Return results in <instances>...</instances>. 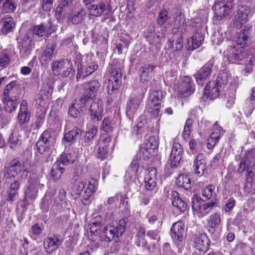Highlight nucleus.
Segmentation results:
<instances>
[{
  "instance_id": "34",
  "label": "nucleus",
  "mask_w": 255,
  "mask_h": 255,
  "mask_svg": "<svg viewBox=\"0 0 255 255\" xmlns=\"http://www.w3.org/2000/svg\"><path fill=\"white\" fill-rule=\"evenodd\" d=\"M194 170L198 176H201L206 169L205 156L203 154H199L196 156L194 162Z\"/></svg>"
},
{
  "instance_id": "4",
  "label": "nucleus",
  "mask_w": 255,
  "mask_h": 255,
  "mask_svg": "<svg viewBox=\"0 0 255 255\" xmlns=\"http://www.w3.org/2000/svg\"><path fill=\"white\" fill-rule=\"evenodd\" d=\"M6 173L5 175L7 177H15L20 172H22V178H26L29 172L30 169V163L28 160L24 161L21 167L19 161L14 159L10 162L8 165L5 166Z\"/></svg>"
},
{
  "instance_id": "30",
  "label": "nucleus",
  "mask_w": 255,
  "mask_h": 255,
  "mask_svg": "<svg viewBox=\"0 0 255 255\" xmlns=\"http://www.w3.org/2000/svg\"><path fill=\"white\" fill-rule=\"evenodd\" d=\"M195 86L191 77L184 76L181 84V92L184 97H188L193 93Z\"/></svg>"
},
{
  "instance_id": "24",
  "label": "nucleus",
  "mask_w": 255,
  "mask_h": 255,
  "mask_svg": "<svg viewBox=\"0 0 255 255\" xmlns=\"http://www.w3.org/2000/svg\"><path fill=\"white\" fill-rule=\"evenodd\" d=\"M87 8L90 15L96 17L108 14L109 12L108 6L104 1H101L97 4H90Z\"/></svg>"
},
{
  "instance_id": "10",
  "label": "nucleus",
  "mask_w": 255,
  "mask_h": 255,
  "mask_svg": "<svg viewBox=\"0 0 255 255\" xmlns=\"http://www.w3.org/2000/svg\"><path fill=\"white\" fill-rule=\"evenodd\" d=\"M251 12V8L245 4L238 6L237 13L235 14L232 23L233 27L240 29L248 20V16Z\"/></svg>"
},
{
  "instance_id": "53",
  "label": "nucleus",
  "mask_w": 255,
  "mask_h": 255,
  "mask_svg": "<svg viewBox=\"0 0 255 255\" xmlns=\"http://www.w3.org/2000/svg\"><path fill=\"white\" fill-rule=\"evenodd\" d=\"M52 201L47 195H45L41 200L40 207L43 212H47L51 207Z\"/></svg>"
},
{
  "instance_id": "6",
  "label": "nucleus",
  "mask_w": 255,
  "mask_h": 255,
  "mask_svg": "<svg viewBox=\"0 0 255 255\" xmlns=\"http://www.w3.org/2000/svg\"><path fill=\"white\" fill-rule=\"evenodd\" d=\"M163 99V92L160 90L153 91L150 95L146 104V109L154 117L160 115V103Z\"/></svg>"
},
{
  "instance_id": "51",
  "label": "nucleus",
  "mask_w": 255,
  "mask_h": 255,
  "mask_svg": "<svg viewBox=\"0 0 255 255\" xmlns=\"http://www.w3.org/2000/svg\"><path fill=\"white\" fill-rule=\"evenodd\" d=\"M100 129L106 132H112L114 129V123L109 117L104 118Z\"/></svg>"
},
{
  "instance_id": "31",
  "label": "nucleus",
  "mask_w": 255,
  "mask_h": 255,
  "mask_svg": "<svg viewBox=\"0 0 255 255\" xmlns=\"http://www.w3.org/2000/svg\"><path fill=\"white\" fill-rule=\"evenodd\" d=\"M247 182L244 187V192L246 195L255 194V174L249 171L246 176Z\"/></svg>"
},
{
  "instance_id": "60",
  "label": "nucleus",
  "mask_w": 255,
  "mask_h": 255,
  "mask_svg": "<svg viewBox=\"0 0 255 255\" xmlns=\"http://www.w3.org/2000/svg\"><path fill=\"white\" fill-rule=\"evenodd\" d=\"M141 151L143 158L146 160L152 156L153 153L154 152V150H153V149H151V148H149L144 145H143L141 149Z\"/></svg>"
},
{
  "instance_id": "63",
  "label": "nucleus",
  "mask_w": 255,
  "mask_h": 255,
  "mask_svg": "<svg viewBox=\"0 0 255 255\" xmlns=\"http://www.w3.org/2000/svg\"><path fill=\"white\" fill-rule=\"evenodd\" d=\"M236 205V200L233 198H230L226 202L224 206V210L225 212H230L232 210Z\"/></svg>"
},
{
  "instance_id": "23",
  "label": "nucleus",
  "mask_w": 255,
  "mask_h": 255,
  "mask_svg": "<svg viewBox=\"0 0 255 255\" xmlns=\"http://www.w3.org/2000/svg\"><path fill=\"white\" fill-rule=\"evenodd\" d=\"M29 34H31L30 31L26 34L21 41L19 42V53L21 57L23 58L28 57L31 53L32 39L30 38Z\"/></svg>"
},
{
  "instance_id": "46",
  "label": "nucleus",
  "mask_w": 255,
  "mask_h": 255,
  "mask_svg": "<svg viewBox=\"0 0 255 255\" xmlns=\"http://www.w3.org/2000/svg\"><path fill=\"white\" fill-rule=\"evenodd\" d=\"M111 141V137H107L104 142L100 143L98 149V158L103 160L107 157L108 152V145L107 143Z\"/></svg>"
},
{
  "instance_id": "57",
  "label": "nucleus",
  "mask_w": 255,
  "mask_h": 255,
  "mask_svg": "<svg viewBox=\"0 0 255 255\" xmlns=\"http://www.w3.org/2000/svg\"><path fill=\"white\" fill-rule=\"evenodd\" d=\"M168 12L166 10H161L158 16L157 22L158 24L162 25L168 19Z\"/></svg>"
},
{
  "instance_id": "62",
  "label": "nucleus",
  "mask_w": 255,
  "mask_h": 255,
  "mask_svg": "<svg viewBox=\"0 0 255 255\" xmlns=\"http://www.w3.org/2000/svg\"><path fill=\"white\" fill-rule=\"evenodd\" d=\"M79 107L78 104H76L73 101L72 104L69 108V114L74 118H77L80 114L78 110Z\"/></svg>"
},
{
  "instance_id": "27",
  "label": "nucleus",
  "mask_w": 255,
  "mask_h": 255,
  "mask_svg": "<svg viewBox=\"0 0 255 255\" xmlns=\"http://www.w3.org/2000/svg\"><path fill=\"white\" fill-rule=\"evenodd\" d=\"M86 15V11L83 7H80L78 10L72 9L69 14L68 19L73 24H78L85 20Z\"/></svg>"
},
{
  "instance_id": "26",
  "label": "nucleus",
  "mask_w": 255,
  "mask_h": 255,
  "mask_svg": "<svg viewBox=\"0 0 255 255\" xmlns=\"http://www.w3.org/2000/svg\"><path fill=\"white\" fill-rule=\"evenodd\" d=\"M221 88L220 86L216 85V83L210 82L205 88L203 92V99L207 100L208 98L210 99L217 98L220 95Z\"/></svg>"
},
{
  "instance_id": "42",
  "label": "nucleus",
  "mask_w": 255,
  "mask_h": 255,
  "mask_svg": "<svg viewBox=\"0 0 255 255\" xmlns=\"http://www.w3.org/2000/svg\"><path fill=\"white\" fill-rule=\"evenodd\" d=\"M244 109L248 115H250L255 109V87L252 89V93L245 101Z\"/></svg>"
},
{
  "instance_id": "45",
  "label": "nucleus",
  "mask_w": 255,
  "mask_h": 255,
  "mask_svg": "<svg viewBox=\"0 0 255 255\" xmlns=\"http://www.w3.org/2000/svg\"><path fill=\"white\" fill-rule=\"evenodd\" d=\"M231 79V76L229 72L223 71L219 73L215 82L216 85L222 88V86L227 85Z\"/></svg>"
},
{
  "instance_id": "7",
  "label": "nucleus",
  "mask_w": 255,
  "mask_h": 255,
  "mask_svg": "<svg viewBox=\"0 0 255 255\" xmlns=\"http://www.w3.org/2000/svg\"><path fill=\"white\" fill-rule=\"evenodd\" d=\"M233 8V0H216L213 6L214 16L222 20L230 15Z\"/></svg>"
},
{
  "instance_id": "22",
  "label": "nucleus",
  "mask_w": 255,
  "mask_h": 255,
  "mask_svg": "<svg viewBox=\"0 0 255 255\" xmlns=\"http://www.w3.org/2000/svg\"><path fill=\"white\" fill-rule=\"evenodd\" d=\"M157 170L155 168L148 169L144 177L145 188L148 191H152L156 186Z\"/></svg>"
},
{
  "instance_id": "18",
  "label": "nucleus",
  "mask_w": 255,
  "mask_h": 255,
  "mask_svg": "<svg viewBox=\"0 0 255 255\" xmlns=\"http://www.w3.org/2000/svg\"><path fill=\"white\" fill-rule=\"evenodd\" d=\"M62 241L60 240L59 235H52L49 236L44 240V249L46 253L51 254L58 249Z\"/></svg>"
},
{
  "instance_id": "48",
  "label": "nucleus",
  "mask_w": 255,
  "mask_h": 255,
  "mask_svg": "<svg viewBox=\"0 0 255 255\" xmlns=\"http://www.w3.org/2000/svg\"><path fill=\"white\" fill-rule=\"evenodd\" d=\"M60 164L58 161L55 162L51 170V176L54 181H56L60 179L65 171V169L60 166Z\"/></svg>"
},
{
  "instance_id": "17",
  "label": "nucleus",
  "mask_w": 255,
  "mask_h": 255,
  "mask_svg": "<svg viewBox=\"0 0 255 255\" xmlns=\"http://www.w3.org/2000/svg\"><path fill=\"white\" fill-rule=\"evenodd\" d=\"M28 104L25 100L21 101L17 116V123L21 127L27 124L30 120L31 113L28 109Z\"/></svg>"
},
{
  "instance_id": "52",
  "label": "nucleus",
  "mask_w": 255,
  "mask_h": 255,
  "mask_svg": "<svg viewBox=\"0 0 255 255\" xmlns=\"http://www.w3.org/2000/svg\"><path fill=\"white\" fill-rule=\"evenodd\" d=\"M98 132V127L96 126H93L87 131L84 132L83 134L84 141L86 142H90Z\"/></svg>"
},
{
  "instance_id": "1",
  "label": "nucleus",
  "mask_w": 255,
  "mask_h": 255,
  "mask_svg": "<svg viewBox=\"0 0 255 255\" xmlns=\"http://www.w3.org/2000/svg\"><path fill=\"white\" fill-rule=\"evenodd\" d=\"M70 183L72 185V191L76 194V197L81 195L85 201L89 199L96 190L95 181L91 180L87 183L86 179L81 178L76 173L73 175Z\"/></svg>"
},
{
  "instance_id": "49",
  "label": "nucleus",
  "mask_w": 255,
  "mask_h": 255,
  "mask_svg": "<svg viewBox=\"0 0 255 255\" xmlns=\"http://www.w3.org/2000/svg\"><path fill=\"white\" fill-rule=\"evenodd\" d=\"M202 195L206 199H209L212 197H215L216 196L215 186L211 184L205 187L202 191Z\"/></svg>"
},
{
  "instance_id": "3",
  "label": "nucleus",
  "mask_w": 255,
  "mask_h": 255,
  "mask_svg": "<svg viewBox=\"0 0 255 255\" xmlns=\"http://www.w3.org/2000/svg\"><path fill=\"white\" fill-rule=\"evenodd\" d=\"M56 137L57 133L53 129L50 128L45 130L36 143L38 152L45 156L49 155L50 148L55 144Z\"/></svg>"
},
{
  "instance_id": "25",
  "label": "nucleus",
  "mask_w": 255,
  "mask_h": 255,
  "mask_svg": "<svg viewBox=\"0 0 255 255\" xmlns=\"http://www.w3.org/2000/svg\"><path fill=\"white\" fill-rule=\"evenodd\" d=\"M141 98L133 96L131 97L127 102L126 115L129 119H131L136 113L138 107L141 102Z\"/></svg>"
},
{
  "instance_id": "40",
  "label": "nucleus",
  "mask_w": 255,
  "mask_h": 255,
  "mask_svg": "<svg viewBox=\"0 0 255 255\" xmlns=\"http://www.w3.org/2000/svg\"><path fill=\"white\" fill-rule=\"evenodd\" d=\"M204 40V36L201 33H195L188 40L189 46L192 49H196L200 46Z\"/></svg>"
},
{
  "instance_id": "33",
  "label": "nucleus",
  "mask_w": 255,
  "mask_h": 255,
  "mask_svg": "<svg viewBox=\"0 0 255 255\" xmlns=\"http://www.w3.org/2000/svg\"><path fill=\"white\" fill-rule=\"evenodd\" d=\"M155 67L154 65L147 64L140 68V80L142 83L148 82L151 80Z\"/></svg>"
},
{
  "instance_id": "2",
  "label": "nucleus",
  "mask_w": 255,
  "mask_h": 255,
  "mask_svg": "<svg viewBox=\"0 0 255 255\" xmlns=\"http://www.w3.org/2000/svg\"><path fill=\"white\" fill-rule=\"evenodd\" d=\"M121 64L117 60H114L109 64L107 71V79L105 84L109 95L115 94L119 88L122 80Z\"/></svg>"
},
{
  "instance_id": "36",
  "label": "nucleus",
  "mask_w": 255,
  "mask_h": 255,
  "mask_svg": "<svg viewBox=\"0 0 255 255\" xmlns=\"http://www.w3.org/2000/svg\"><path fill=\"white\" fill-rule=\"evenodd\" d=\"M86 94L87 96L91 99L94 98L97 94V92L101 87L98 80H94L88 82L86 84Z\"/></svg>"
},
{
  "instance_id": "28",
  "label": "nucleus",
  "mask_w": 255,
  "mask_h": 255,
  "mask_svg": "<svg viewBox=\"0 0 255 255\" xmlns=\"http://www.w3.org/2000/svg\"><path fill=\"white\" fill-rule=\"evenodd\" d=\"M19 88L16 86V81H12L5 86L2 97L19 99Z\"/></svg>"
},
{
  "instance_id": "54",
  "label": "nucleus",
  "mask_w": 255,
  "mask_h": 255,
  "mask_svg": "<svg viewBox=\"0 0 255 255\" xmlns=\"http://www.w3.org/2000/svg\"><path fill=\"white\" fill-rule=\"evenodd\" d=\"M182 153L181 145L177 142H173L170 155L182 157Z\"/></svg>"
},
{
  "instance_id": "13",
  "label": "nucleus",
  "mask_w": 255,
  "mask_h": 255,
  "mask_svg": "<svg viewBox=\"0 0 255 255\" xmlns=\"http://www.w3.org/2000/svg\"><path fill=\"white\" fill-rule=\"evenodd\" d=\"M55 27L49 20L47 23H42L39 25H35L29 31L30 34L38 37H43L45 33L47 35H51L55 31Z\"/></svg>"
},
{
  "instance_id": "19",
  "label": "nucleus",
  "mask_w": 255,
  "mask_h": 255,
  "mask_svg": "<svg viewBox=\"0 0 255 255\" xmlns=\"http://www.w3.org/2000/svg\"><path fill=\"white\" fill-rule=\"evenodd\" d=\"M214 64V60L210 59L202 68L195 74L194 77L198 85H203V82L210 75Z\"/></svg>"
},
{
  "instance_id": "43",
  "label": "nucleus",
  "mask_w": 255,
  "mask_h": 255,
  "mask_svg": "<svg viewBox=\"0 0 255 255\" xmlns=\"http://www.w3.org/2000/svg\"><path fill=\"white\" fill-rule=\"evenodd\" d=\"M54 81L51 78H47L43 81L41 92L42 94L48 97L52 94L54 88Z\"/></svg>"
},
{
  "instance_id": "56",
  "label": "nucleus",
  "mask_w": 255,
  "mask_h": 255,
  "mask_svg": "<svg viewBox=\"0 0 255 255\" xmlns=\"http://www.w3.org/2000/svg\"><path fill=\"white\" fill-rule=\"evenodd\" d=\"M235 42L238 45V46H242L243 47L246 45L251 43V42H248L247 37H246L241 32H240L238 36L236 37Z\"/></svg>"
},
{
  "instance_id": "5",
  "label": "nucleus",
  "mask_w": 255,
  "mask_h": 255,
  "mask_svg": "<svg viewBox=\"0 0 255 255\" xmlns=\"http://www.w3.org/2000/svg\"><path fill=\"white\" fill-rule=\"evenodd\" d=\"M143 167L139 165V159L135 157L126 171L125 182L128 186L136 185V180H138Z\"/></svg>"
},
{
  "instance_id": "59",
  "label": "nucleus",
  "mask_w": 255,
  "mask_h": 255,
  "mask_svg": "<svg viewBox=\"0 0 255 255\" xmlns=\"http://www.w3.org/2000/svg\"><path fill=\"white\" fill-rule=\"evenodd\" d=\"M58 199L60 202H58L57 199L56 202H57L58 204H61V206H66L67 204V198H66V192L63 189L59 190V194L58 196Z\"/></svg>"
},
{
  "instance_id": "8",
  "label": "nucleus",
  "mask_w": 255,
  "mask_h": 255,
  "mask_svg": "<svg viewBox=\"0 0 255 255\" xmlns=\"http://www.w3.org/2000/svg\"><path fill=\"white\" fill-rule=\"evenodd\" d=\"M127 218L121 220L115 226L108 225L103 230V236L108 241H111L115 237L119 238L122 236L125 230Z\"/></svg>"
},
{
  "instance_id": "21",
  "label": "nucleus",
  "mask_w": 255,
  "mask_h": 255,
  "mask_svg": "<svg viewBox=\"0 0 255 255\" xmlns=\"http://www.w3.org/2000/svg\"><path fill=\"white\" fill-rule=\"evenodd\" d=\"M244 51L242 46H230L226 51V56L230 62L234 63L243 59L245 56Z\"/></svg>"
},
{
  "instance_id": "20",
  "label": "nucleus",
  "mask_w": 255,
  "mask_h": 255,
  "mask_svg": "<svg viewBox=\"0 0 255 255\" xmlns=\"http://www.w3.org/2000/svg\"><path fill=\"white\" fill-rule=\"evenodd\" d=\"M185 225L182 221L174 223L170 229V235L175 242H182L184 239Z\"/></svg>"
},
{
  "instance_id": "39",
  "label": "nucleus",
  "mask_w": 255,
  "mask_h": 255,
  "mask_svg": "<svg viewBox=\"0 0 255 255\" xmlns=\"http://www.w3.org/2000/svg\"><path fill=\"white\" fill-rule=\"evenodd\" d=\"M221 223V215L220 213H215L212 214L209 218L208 224L210 229L209 231L210 233H213L215 229L218 228Z\"/></svg>"
},
{
  "instance_id": "32",
  "label": "nucleus",
  "mask_w": 255,
  "mask_h": 255,
  "mask_svg": "<svg viewBox=\"0 0 255 255\" xmlns=\"http://www.w3.org/2000/svg\"><path fill=\"white\" fill-rule=\"evenodd\" d=\"M1 32L3 34H7L13 31L15 27V23L12 17L6 15L1 18Z\"/></svg>"
},
{
  "instance_id": "44",
  "label": "nucleus",
  "mask_w": 255,
  "mask_h": 255,
  "mask_svg": "<svg viewBox=\"0 0 255 255\" xmlns=\"http://www.w3.org/2000/svg\"><path fill=\"white\" fill-rule=\"evenodd\" d=\"M176 184L186 190L190 189L192 185L191 178L184 174H181L178 177Z\"/></svg>"
},
{
  "instance_id": "12",
  "label": "nucleus",
  "mask_w": 255,
  "mask_h": 255,
  "mask_svg": "<svg viewBox=\"0 0 255 255\" xmlns=\"http://www.w3.org/2000/svg\"><path fill=\"white\" fill-rule=\"evenodd\" d=\"M183 48L182 36L181 33H174L169 39L167 44V53H171L173 55L170 56L173 58L176 53H178Z\"/></svg>"
},
{
  "instance_id": "64",
  "label": "nucleus",
  "mask_w": 255,
  "mask_h": 255,
  "mask_svg": "<svg viewBox=\"0 0 255 255\" xmlns=\"http://www.w3.org/2000/svg\"><path fill=\"white\" fill-rule=\"evenodd\" d=\"M55 51V48L53 46H48L44 50L43 53V56L45 57V60L49 61L52 58L54 52Z\"/></svg>"
},
{
  "instance_id": "38",
  "label": "nucleus",
  "mask_w": 255,
  "mask_h": 255,
  "mask_svg": "<svg viewBox=\"0 0 255 255\" xmlns=\"http://www.w3.org/2000/svg\"><path fill=\"white\" fill-rule=\"evenodd\" d=\"M81 133V131L78 127H74L72 130L66 133L63 138V142L72 143L74 142Z\"/></svg>"
},
{
  "instance_id": "35",
  "label": "nucleus",
  "mask_w": 255,
  "mask_h": 255,
  "mask_svg": "<svg viewBox=\"0 0 255 255\" xmlns=\"http://www.w3.org/2000/svg\"><path fill=\"white\" fill-rule=\"evenodd\" d=\"M172 203L173 206L181 212H184L187 208V203L181 199L176 191L172 192Z\"/></svg>"
},
{
  "instance_id": "11",
  "label": "nucleus",
  "mask_w": 255,
  "mask_h": 255,
  "mask_svg": "<svg viewBox=\"0 0 255 255\" xmlns=\"http://www.w3.org/2000/svg\"><path fill=\"white\" fill-rule=\"evenodd\" d=\"M215 205V203L213 201L203 203L196 200L193 201L192 207L194 214L199 218H202L209 214Z\"/></svg>"
},
{
  "instance_id": "41",
  "label": "nucleus",
  "mask_w": 255,
  "mask_h": 255,
  "mask_svg": "<svg viewBox=\"0 0 255 255\" xmlns=\"http://www.w3.org/2000/svg\"><path fill=\"white\" fill-rule=\"evenodd\" d=\"M4 110L7 113H11L16 109L19 103V99H11L2 97Z\"/></svg>"
},
{
  "instance_id": "47",
  "label": "nucleus",
  "mask_w": 255,
  "mask_h": 255,
  "mask_svg": "<svg viewBox=\"0 0 255 255\" xmlns=\"http://www.w3.org/2000/svg\"><path fill=\"white\" fill-rule=\"evenodd\" d=\"M17 6L16 0H5L2 3L1 10L2 13H12L16 9Z\"/></svg>"
},
{
  "instance_id": "61",
  "label": "nucleus",
  "mask_w": 255,
  "mask_h": 255,
  "mask_svg": "<svg viewBox=\"0 0 255 255\" xmlns=\"http://www.w3.org/2000/svg\"><path fill=\"white\" fill-rule=\"evenodd\" d=\"M54 0H41V8L43 11H49L53 7Z\"/></svg>"
},
{
  "instance_id": "29",
  "label": "nucleus",
  "mask_w": 255,
  "mask_h": 255,
  "mask_svg": "<svg viewBox=\"0 0 255 255\" xmlns=\"http://www.w3.org/2000/svg\"><path fill=\"white\" fill-rule=\"evenodd\" d=\"M76 150V148H70L69 150L63 153L57 161L60 164L65 165L73 163L78 157Z\"/></svg>"
},
{
  "instance_id": "9",
  "label": "nucleus",
  "mask_w": 255,
  "mask_h": 255,
  "mask_svg": "<svg viewBox=\"0 0 255 255\" xmlns=\"http://www.w3.org/2000/svg\"><path fill=\"white\" fill-rule=\"evenodd\" d=\"M52 71L55 76L67 77L73 71L72 62L68 59L56 61L52 65Z\"/></svg>"
},
{
  "instance_id": "15",
  "label": "nucleus",
  "mask_w": 255,
  "mask_h": 255,
  "mask_svg": "<svg viewBox=\"0 0 255 255\" xmlns=\"http://www.w3.org/2000/svg\"><path fill=\"white\" fill-rule=\"evenodd\" d=\"M103 112L104 108L102 101H93L89 110L91 121L95 123L100 121L103 117Z\"/></svg>"
},
{
  "instance_id": "58",
  "label": "nucleus",
  "mask_w": 255,
  "mask_h": 255,
  "mask_svg": "<svg viewBox=\"0 0 255 255\" xmlns=\"http://www.w3.org/2000/svg\"><path fill=\"white\" fill-rule=\"evenodd\" d=\"M149 43L152 45H158L161 40L160 36L159 35L155 33H151L150 35L146 36Z\"/></svg>"
},
{
  "instance_id": "55",
  "label": "nucleus",
  "mask_w": 255,
  "mask_h": 255,
  "mask_svg": "<svg viewBox=\"0 0 255 255\" xmlns=\"http://www.w3.org/2000/svg\"><path fill=\"white\" fill-rule=\"evenodd\" d=\"M158 141L157 138L154 136H150L147 141L145 142L143 145L146 146L148 148H151L154 150L158 146Z\"/></svg>"
},
{
  "instance_id": "50",
  "label": "nucleus",
  "mask_w": 255,
  "mask_h": 255,
  "mask_svg": "<svg viewBox=\"0 0 255 255\" xmlns=\"http://www.w3.org/2000/svg\"><path fill=\"white\" fill-rule=\"evenodd\" d=\"M10 58L6 50L0 53V70L7 67L10 63Z\"/></svg>"
},
{
  "instance_id": "16",
  "label": "nucleus",
  "mask_w": 255,
  "mask_h": 255,
  "mask_svg": "<svg viewBox=\"0 0 255 255\" xmlns=\"http://www.w3.org/2000/svg\"><path fill=\"white\" fill-rule=\"evenodd\" d=\"M194 247L197 252L195 254L200 255H204L208 250L210 246V240L206 234L202 233L196 236L194 238Z\"/></svg>"
},
{
  "instance_id": "14",
  "label": "nucleus",
  "mask_w": 255,
  "mask_h": 255,
  "mask_svg": "<svg viewBox=\"0 0 255 255\" xmlns=\"http://www.w3.org/2000/svg\"><path fill=\"white\" fill-rule=\"evenodd\" d=\"M39 185L40 181L38 179H33L31 177L28 179V184L24 188L25 201L34 200L37 198Z\"/></svg>"
},
{
  "instance_id": "37",
  "label": "nucleus",
  "mask_w": 255,
  "mask_h": 255,
  "mask_svg": "<svg viewBox=\"0 0 255 255\" xmlns=\"http://www.w3.org/2000/svg\"><path fill=\"white\" fill-rule=\"evenodd\" d=\"M9 146L12 149H17L22 143V136L17 131H13L8 139Z\"/></svg>"
}]
</instances>
